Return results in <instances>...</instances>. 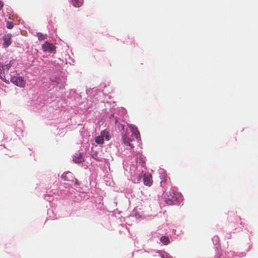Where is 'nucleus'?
Instances as JSON below:
<instances>
[{"mask_svg": "<svg viewBox=\"0 0 258 258\" xmlns=\"http://www.w3.org/2000/svg\"><path fill=\"white\" fill-rule=\"evenodd\" d=\"M37 36L39 40H43L47 38V35L46 34H43L41 33H37Z\"/></svg>", "mask_w": 258, "mask_h": 258, "instance_id": "nucleus-16", "label": "nucleus"}, {"mask_svg": "<svg viewBox=\"0 0 258 258\" xmlns=\"http://www.w3.org/2000/svg\"><path fill=\"white\" fill-rule=\"evenodd\" d=\"M130 129L132 133V134L135 136V137L138 140L140 138V133L138 130V128L133 125H130L129 126Z\"/></svg>", "mask_w": 258, "mask_h": 258, "instance_id": "nucleus-7", "label": "nucleus"}, {"mask_svg": "<svg viewBox=\"0 0 258 258\" xmlns=\"http://www.w3.org/2000/svg\"><path fill=\"white\" fill-rule=\"evenodd\" d=\"M73 160L75 163H81L84 161L83 155L81 153L76 154L73 157Z\"/></svg>", "mask_w": 258, "mask_h": 258, "instance_id": "nucleus-8", "label": "nucleus"}, {"mask_svg": "<svg viewBox=\"0 0 258 258\" xmlns=\"http://www.w3.org/2000/svg\"><path fill=\"white\" fill-rule=\"evenodd\" d=\"M12 37V34H7L4 35L3 36V40H4V43L3 46L5 47H7L9 46H10L11 44V39Z\"/></svg>", "mask_w": 258, "mask_h": 258, "instance_id": "nucleus-5", "label": "nucleus"}, {"mask_svg": "<svg viewBox=\"0 0 258 258\" xmlns=\"http://www.w3.org/2000/svg\"><path fill=\"white\" fill-rule=\"evenodd\" d=\"M162 258H172V256L168 255L167 253H165L164 254H162L161 255Z\"/></svg>", "mask_w": 258, "mask_h": 258, "instance_id": "nucleus-18", "label": "nucleus"}, {"mask_svg": "<svg viewBox=\"0 0 258 258\" xmlns=\"http://www.w3.org/2000/svg\"><path fill=\"white\" fill-rule=\"evenodd\" d=\"M61 178L64 181H67L68 182V184L71 185L72 183H75L76 184H79L78 180L74 177L72 173L68 171L63 173Z\"/></svg>", "mask_w": 258, "mask_h": 258, "instance_id": "nucleus-1", "label": "nucleus"}, {"mask_svg": "<svg viewBox=\"0 0 258 258\" xmlns=\"http://www.w3.org/2000/svg\"><path fill=\"white\" fill-rule=\"evenodd\" d=\"M83 4V0H72V4L75 7H80Z\"/></svg>", "mask_w": 258, "mask_h": 258, "instance_id": "nucleus-12", "label": "nucleus"}, {"mask_svg": "<svg viewBox=\"0 0 258 258\" xmlns=\"http://www.w3.org/2000/svg\"><path fill=\"white\" fill-rule=\"evenodd\" d=\"M0 78L2 80L6 79V75L5 72V69H4V65H2L0 62Z\"/></svg>", "mask_w": 258, "mask_h": 258, "instance_id": "nucleus-10", "label": "nucleus"}, {"mask_svg": "<svg viewBox=\"0 0 258 258\" xmlns=\"http://www.w3.org/2000/svg\"><path fill=\"white\" fill-rule=\"evenodd\" d=\"M152 177L150 174H145L143 177V182L145 185L151 186L152 184Z\"/></svg>", "mask_w": 258, "mask_h": 258, "instance_id": "nucleus-6", "label": "nucleus"}, {"mask_svg": "<svg viewBox=\"0 0 258 258\" xmlns=\"http://www.w3.org/2000/svg\"><path fill=\"white\" fill-rule=\"evenodd\" d=\"M42 48L44 52H52L55 50L56 47L52 43L46 41L42 45Z\"/></svg>", "mask_w": 258, "mask_h": 258, "instance_id": "nucleus-4", "label": "nucleus"}, {"mask_svg": "<svg viewBox=\"0 0 258 258\" xmlns=\"http://www.w3.org/2000/svg\"><path fill=\"white\" fill-rule=\"evenodd\" d=\"M95 141L98 144H102L104 143V139L101 135L100 136L96 137Z\"/></svg>", "mask_w": 258, "mask_h": 258, "instance_id": "nucleus-14", "label": "nucleus"}, {"mask_svg": "<svg viewBox=\"0 0 258 258\" xmlns=\"http://www.w3.org/2000/svg\"><path fill=\"white\" fill-rule=\"evenodd\" d=\"M13 64V61L11 60V61H10L9 63L6 64V65H4V69H5V72H8L9 70L10 69V68L12 66Z\"/></svg>", "mask_w": 258, "mask_h": 258, "instance_id": "nucleus-15", "label": "nucleus"}, {"mask_svg": "<svg viewBox=\"0 0 258 258\" xmlns=\"http://www.w3.org/2000/svg\"><path fill=\"white\" fill-rule=\"evenodd\" d=\"M100 135H101V136H102L103 139L105 138L106 140L108 141L110 139V135L109 132L108 131H103L101 132Z\"/></svg>", "mask_w": 258, "mask_h": 258, "instance_id": "nucleus-11", "label": "nucleus"}, {"mask_svg": "<svg viewBox=\"0 0 258 258\" xmlns=\"http://www.w3.org/2000/svg\"><path fill=\"white\" fill-rule=\"evenodd\" d=\"M122 139L123 140V143L126 145H128L130 147H131V148H133L134 147V146L133 144L130 143V139L126 136L125 134L123 135L122 136Z\"/></svg>", "mask_w": 258, "mask_h": 258, "instance_id": "nucleus-9", "label": "nucleus"}, {"mask_svg": "<svg viewBox=\"0 0 258 258\" xmlns=\"http://www.w3.org/2000/svg\"><path fill=\"white\" fill-rule=\"evenodd\" d=\"M3 7V3L2 1H0V11Z\"/></svg>", "mask_w": 258, "mask_h": 258, "instance_id": "nucleus-20", "label": "nucleus"}, {"mask_svg": "<svg viewBox=\"0 0 258 258\" xmlns=\"http://www.w3.org/2000/svg\"><path fill=\"white\" fill-rule=\"evenodd\" d=\"M92 158H93L95 160H98V154H97V153L96 152L93 153L92 155Z\"/></svg>", "mask_w": 258, "mask_h": 258, "instance_id": "nucleus-19", "label": "nucleus"}, {"mask_svg": "<svg viewBox=\"0 0 258 258\" xmlns=\"http://www.w3.org/2000/svg\"><path fill=\"white\" fill-rule=\"evenodd\" d=\"M160 241L165 245L169 243V239L167 236H163L160 238Z\"/></svg>", "mask_w": 258, "mask_h": 258, "instance_id": "nucleus-13", "label": "nucleus"}, {"mask_svg": "<svg viewBox=\"0 0 258 258\" xmlns=\"http://www.w3.org/2000/svg\"><path fill=\"white\" fill-rule=\"evenodd\" d=\"M13 23L12 22L8 21L6 23V27L8 29H12L13 27Z\"/></svg>", "mask_w": 258, "mask_h": 258, "instance_id": "nucleus-17", "label": "nucleus"}, {"mask_svg": "<svg viewBox=\"0 0 258 258\" xmlns=\"http://www.w3.org/2000/svg\"><path fill=\"white\" fill-rule=\"evenodd\" d=\"M140 178H141V177L140 176V177H139V179H138V181H139V180H140Z\"/></svg>", "mask_w": 258, "mask_h": 258, "instance_id": "nucleus-21", "label": "nucleus"}, {"mask_svg": "<svg viewBox=\"0 0 258 258\" xmlns=\"http://www.w3.org/2000/svg\"><path fill=\"white\" fill-rule=\"evenodd\" d=\"M166 198H165V202L168 205H172L173 202L177 199V194L173 191H169L166 193Z\"/></svg>", "mask_w": 258, "mask_h": 258, "instance_id": "nucleus-2", "label": "nucleus"}, {"mask_svg": "<svg viewBox=\"0 0 258 258\" xmlns=\"http://www.w3.org/2000/svg\"><path fill=\"white\" fill-rule=\"evenodd\" d=\"M11 82L17 86L23 87L25 86V81L22 77H13L11 79Z\"/></svg>", "mask_w": 258, "mask_h": 258, "instance_id": "nucleus-3", "label": "nucleus"}]
</instances>
